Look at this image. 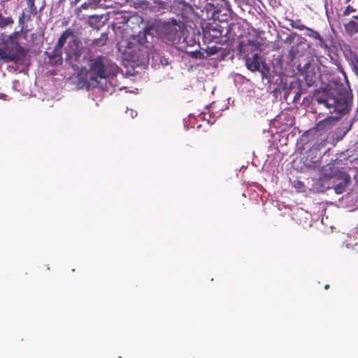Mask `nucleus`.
Here are the masks:
<instances>
[{"label":"nucleus","mask_w":358,"mask_h":358,"mask_svg":"<svg viewBox=\"0 0 358 358\" xmlns=\"http://www.w3.org/2000/svg\"><path fill=\"white\" fill-rule=\"evenodd\" d=\"M313 102L318 109H327L329 113L343 115L348 113L352 103V93L349 86L335 83L313 96Z\"/></svg>","instance_id":"nucleus-1"},{"label":"nucleus","mask_w":358,"mask_h":358,"mask_svg":"<svg viewBox=\"0 0 358 358\" xmlns=\"http://www.w3.org/2000/svg\"><path fill=\"white\" fill-rule=\"evenodd\" d=\"M80 41L74 34L72 29H66L59 36L53 50L48 57L53 66L61 65L63 62L62 49L65 54V61L71 66H74L81 56Z\"/></svg>","instance_id":"nucleus-2"},{"label":"nucleus","mask_w":358,"mask_h":358,"mask_svg":"<svg viewBox=\"0 0 358 358\" xmlns=\"http://www.w3.org/2000/svg\"><path fill=\"white\" fill-rule=\"evenodd\" d=\"M118 72V67L103 56H98L91 60L88 75L93 81L98 83V79H106L110 76H115Z\"/></svg>","instance_id":"nucleus-3"},{"label":"nucleus","mask_w":358,"mask_h":358,"mask_svg":"<svg viewBox=\"0 0 358 358\" xmlns=\"http://www.w3.org/2000/svg\"><path fill=\"white\" fill-rule=\"evenodd\" d=\"M148 40L138 38L131 40H122L117 44L118 50L126 59L136 62L144 57L145 47Z\"/></svg>","instance_id":"nucleus-4"},{"label":"nucleus","mask_w":358,"mask_h":358,"mask_svg":"<svg viewBox=\"0 0 358 358\" xmlns=\"http://www.w3.org/2000/svg\"><path fill=\"white\" fill-rule=\"evenodd\" d=\"M183 32L182 26L174 20L164 24L162 37L173 44H178L183 37Z\"/></svg>","instance_id":"nucleus-5"},{"label":"nucleus","mask_w":358,"mask_h":358,"mask_svg":"<svg viewBox=\"0 0 358 358\" xmlns=\"http://www.w3.org/2000/svg\"><path fill=\"white\" fill-rule=\"evenodd\" d=\"M329 179H332L334 181H340L334 187V191L336 194H341L345 192L346 187L350 184L351 181L350 176L345 171L340 169L332 170L328 175Z\"/></svg>","instance_id":"nucleus-6"},{"label":"nucleus","mask_w":358,"mask_h":358,"mask_svg":"<svg viewBox=\"0 0 358 358\" xmlns=\"http://www.w3.org/2000/svg\"><path fill=\"white\" fill-rule=\"evenodd\" d=\"M203 38L209 42H219L223 31L221 26L217 23H208L203 29Z\"/></svg>","instance_id":"nucleus-7"},{"label":"nucleus","mask_w":358,"mask_h":358,"mask_svg":"<svg viewBox=\"0 0 358 358\" xmlns=\"http://www.w3.org/2000/svg\"><path fill=\"white\" fill-rule=\"evenodd\" d=\"M309 33L310 34L308 36L316 41L315 46L317 48L321 49L324 55L330 56L332 51L331 46L327 43V41L324 39L317 31L314 30L313 29L310 30Z\"/></svg>","instance_id":"nucleus-8"},{"label":"nucleus","mask_w":358,"mask_h":358,"mask_svg":"<svg viewBox=\"0 0 358 358\" xmlns=\"http://www.w3.org/2000/svg\"><path fill=\"white\" fill-rule=\"evenodd\" d=\"M26 51L22 46L18 45L17 48V52L10 53L8 52L6 50L0 49V58L5 60L6 62L17 63L21 57L25 56Z\"/></svg>","instance_id":"nucleus-9"},{"label":"nucleus","mask_w":358,"mask_h":358,"mask_svg":"<svg viewBox=\"0 0 358 358\" xmlns=\"http://www.w3.org/2000/svg\"><path fill=\"white\" fill-rule=\"evenodd\" d=\"M159 29V25L156 22L149 23L146 25L144 29L142 31H139L138 34V38L146 39L147 36H154L155 34H157Z\"/></svg>","instance_id":"nucleus-10"},{"label":"nucleus","mask_w":358,"mask_h":358,"mask_svg":"<svg viewBox=\"0 0 358 358\" xmlns=\"http://www.w3.org/2000/svg\"><path fill=\"white\" fill-rule=\"evenodd\" d=\"M245 65L251 71H259L261 62L259 54H255L251 58L247 57L245 59Z\"/></svg>","instance_id":"nucleus-11"},{"label":"nucleus","mask_w":358,"mask_h":358,"mask_svg":"<svg viewBox=\"0 0 358 358\" xmlns=\"http://www.w3.org/2000/svg\"><path fill=\"white\" fill-rule=\"evenodd\" d=\"M344 29L346 34L350 36L358 33V16L354 15L352 19L344 24Z\"/></svg>","instance_id":"nucleus-12"},{"label":"nucleus","mask_w":358,"mask_h":358,"mask_svg":"<svg viewBox=\"0 0 358 358\" xmlns=\"http://www.w3.org/2000/svg\"><path fill=\"white\" fill-rule=\"evenodd\" d=\"M338 117H334L333 116H328L316 124V129L318 131H327L330 129L338 120Z\"/></svg>","instance_id":"nucleus-13"},{"label":"nucleus","mask_w":358,"mask_h":358,"mask_svg":"<svg viewBox=\"0 0 358 358\" xmlns=\"http://www.w3.org/2000/svg\"><path fill=\"white\" fill-rule=\"evenodd\" d=\"M303 43V41H301L298 43L296 45H294L290 48V50L288 52V58L290 60H294L296 57L301 56L299 50V45L302 44Z\"/></svg>","instance_id":"nucleus-14"},{"label":"nucleus","mask_w":358,"mask_h":358,"mask_svg":"<svg viewBox=\"0 0 358 358\" xmlns=\"http://www.w3.org/2000/svg\"><path fill=\"white\" fill-rule=\"evenodd\" d=\"M291 25L294 29H299V30H305L306 31L305 35L306 36H308V34H310L309 31L313 29L312 28L308 27L305 24H303L301 22V20H296L295 22H293L291 24Z\"/></svg>","instance_id":"nucleus-15"},{"label":"nucleus","mask_w":358,"mask_h":358,"mask_svg":"<svg viewBox=\"0 0 358 358\" xmlns=\"http://www.w3.org/2000/svg\"><path fill=\"white\" fill-rule=\"evenodd\" d=\"M14 20L12 17H4L2 13H0V28L4 29L8 25L13 24Z\"/></svg>","instance_id":"nucleus-16"},{"label":"nucleus","mask_w":358,"mask_h":358,"mask_svg":"<svg viewBox=\"0 0 358 358\" xmlns=\"http://www.w3.org/2000/svg\"><path fill=\"white\" fill-rule=\"evenodd\" d=\"M30 20H31V15L26 16L25 13L24 12H22L20 15L19 18H18V23H19V25L21 26V27H22L21 30H23L26 21H30Z\"/></svg>","instance_id":"nucleus-17"},{"label":"nucleus","mask_w":358,"mask_h":358,"mask_svg":"<svg viewBox=\"0 0 358 358\" xmlns=\"http://www.w3.org/2000/svg\"><path fill=\"white\" fill-rule=\"evenodd\" d=\"M107 39V34L106 33H103L99 38L94 40L93 44L96 46H102L106 43Z\"/></svg>","instance_id":"nucleus-18"},{"label":"nucleus","mask_w":358,"mask_h":358,"mask_svg":"<svg viewBox=\"0 0 358 358\" xmlns=\"http://www.w3.org/2000/svg\"><path fill=\"white\" fill-rule=\"evenodd\" d=\"M27 5L29 9L30 15H35L37 13V9L35 6V0H26Z\"/></svg>","instance_id":"nucleus-19"},{"label":"nucleus","mask_w":358,"mask_h":358,"mask_svg":"<svg viewBox=\"0 0 358 358\" xmlns=\"http://www.w3.org/2000/svg\"><path fill=\"white\" fill-rule=\"evenodd\" d=\"M352 69L358 77V55H354L352 59Z\"/></svg>","instance_id":"nucleus-20"},{"label":"nucleus","mask_w":358,"mask_h":358,"mask_svg":"<svg viewBox=\"0 0 358 358\" xmlns=\"http://www.w3.org/2000/svg\"><path fill=\"white\" fill-rule=\"evenodd\" d=\"M178 3L182 5V9L187 12L193 10L192 6L189 3H186L185 0H179Z\"/></svg>","instance_id":"nucleus-21"},{"label":"nucleus","mask_w":358,"mask_h":358,"mask_svg":"<svg viewBox=\"0 0 358 358\" xmlns=\"http://www.w3.org/2000/svg\"><path fill=\"white\" fill-rule=\"evenodd\" d=\"M357 10V8L348 5L343 12V16H347Z\"/></svg>","instance_id":"nucleus-22"},{"label":"nucleus","mask_w":358,"mask_h":358,"mask_svg":"<svg viewBox=\"0 0 358 358\" xmlns=\"http://www.w3.org/2000/svg\"><path fill=\"white\" fill-rule=\"evenodd\" d=\"M294 187L299 189V191H303V189L304 187V185L303 184V182H300V181H294Z\"/></svg>","instance_id":"nucleus-23"},{"label":"nucleus","mask_w":358,"mask_h":358,"mask_svg":"<svg viewBox=\"0 0 358 358\" xmlns=\"http://www.w3.org/2000/svg\"><path fill=\"white\" fill-rule=\"evenodd\" d=\"M329 288V285H326L324 286V289H328Z\"/></svg>","instance_id":"nucleus-24"},{"label":"nucleus","mask_w":358,"mask_h":358,"mask_svg":"<svg viewBox=\"0 0 358 358\" xmlns=\"http://www.w3.org/2000/svg\"><path fill=\"white\" fill-rule=\"evenodd\" d=\"M224 3H225L227 6H229L227 1H224Z\"/></svg>","instance_id":"nucleus-25"}]
</instances>
